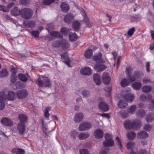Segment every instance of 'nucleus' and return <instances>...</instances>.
Masks as SVG:
<instances>
[{"mask_svg":"<svg viewBox=\"0 0 154 154\" xmlns=\"http://www.w3.org/2000/svg\"><path fill=\"white\" fill-rule=\"evenodd\" d=\"M141 122L140 120H135L132 122L129 120H127L124 122L125 128L127 130L130 129L137 130L140 128Z\"/></svg>","mask_w":154,"mask_h":154,"instance_id":"1","label":"nucleus"},{"mask_svg":"<svg viewBox=\"0 0 154 154\" xmlns=\"http://www.w3.org/2000/svg\"><path fill=\"white\" fill-rule=\"evenodd\" d=\"M37 84L42 87H51V83L49 79L46 77H43L42 80L40 78H38L37 80Z\"/></svg>","mask_w":154,"mask_h":154,"instance_id":"2","label":"nucleus"},{"mask_svg":"<svg viewBox=\"0 0 154 154\" xmlns=\"http://www.w3.org/2000/svg\"><path fill=\"white\" fill-rule=\"evenodd\" d=\"M32 14V11L28 8H24L21 11V16L26 19H29L31 18Z\"/></svg>","mask_w":154,"mask_h":154,"instance_id":"3","label":"nucleus"},{"mask_svg":"<svg viewBox=\"0 0 154 154\" xmlns=\"http://www.w3.org/2000/svg\"><path fill=\"white\" fill-rule=\"evenodd\" d=\"M91 127V123L88 122H83L79 125V131H83L90 129Z\"/></svg>","mask_w":154,"mask_h":154,"instance_id":"4","label":"nucleus"},{"mask_svg":"<svg viewBox=\"0 0 154 154\" xmlns=\"http://www.w3.org/2000/svg\"><path fill=\"white\" fill-rule=\"evenodd\" d=\"M94 134L95 138L100 139L103 137V132L102 129L98 128L94 131Z\"/></svg>","mask_w":154,"mask_h":154,"instance_id":"5","label":"nucleus"},{"mask_svg":"<svg viewBox=\"0 0 154 154\" xmlns=\"http://www.w3.org/2000/svg\"><path fill=\"white\" fill-rule=\"evenodd\" d=\"M17 128L20 134H23L26 130L25 125L23 123H19L17 125Z\"/></svg>","mask_w":154,"mask_h":154,"instance_id":"6","label":"nucleus"},{"mask_svg":"<svg viewBox=\"0 0 154 154\" xmlns=\"http://www.w3.org/2000/svg\"><path fill=\"white\" fill-rule=\"evenodd\" d=\"M27 91L25 89L20 90L17 93V96L19 99L25 98L27 97Z\"/></svg>","mask_w":154,"mask_h":154,"instance_id":"7","label":"nucleus"},{"mask_svg":"<svg viewBox=\"0 0 154 154\" xmlns=\"http://www.w3.org/2000/svg\"><path fill=\"white\" fill-rule=\"evenodd\" d=\"M141 73L139 72H135L133 73V75L130 77H128V79L131 82H133L135 80H138L140 77Z\"/></svg>","mask_w":154,"mask_h":154,"instance_id":"8","label":"nucleus"},{"mask_svg":"<svg viewBox=\"0 0 154 154\" xmlns=\"http://www.w3.org/2000/svg\"><path fill=\"white\" fill-rule=\"evenodd\" d=\"M99 108L102 111L106 112L109 109L108 105L104 102H101L98 104Z\"/></svg>","mask_w":154,"mask_h":154,"instance_id":"9","label":"nucleus"},{"mask_svg":"<svg viewBox=\"0 0 154 154\" xmlns=\"http://www.w3.org/2000/svg\"><path fill=\"white\" fill-rule=\"evenodd\" d=\"M134 95L133 94H128L125 95L123 97L124 100L128 103H131L134 99Z\"/></svg>","mask_w":154,"mask_h":154,"instance_id":"10","label":"nucleus"},{"mask_svg":"<svg viewBox=\"0 0 154 154\" xmlns=\"http://www.w3.org/2000/svg\"><path fill=\"white\" fill-rule=\"evenodd\" d=\"M16 96V94L14 92L11 91H9L7 95L6 100L13 101L14 100Z\"/></svg>","mask_w":154,"mask_h":154,"instance_id":"11","label":"nucleus"},{"mask_svg":"<svg viewBox=\"0 0 154 154\" xmlns=\"http://www.w3.org/2000/svg\"><path fill=\"white\" fill-rule=\"evenodd\" d=\"M103 83L106 84H108L110 80V78L108 73L104 72L102 77Z\"/></svg>","mask_w":154,"mask_h":154,"instance_id":"12","label":"nucleus"},{"mask_svg":"<svg viewBox=\"0 0 154 154\" xmlns=\"http://www.w3.org/2000/svg\"><path fill=\"white\" fill-rule=\"evenodd\" d=\"M84 115L82 112L76 113L74 118V121L76 123H79L82 121Z\"/></svg>","mask_w":154,"mask_h":154,"instance_id":"13","label":"nucleus"},{"mask_svg":"<svg viewBox=\"0 0 154 154\" xmlns=\"http://www.w3.org/2000/svg\"><path fill=\"white\" fill-rule=\"evenodd\" d=\"M2 124L7 126H11L13 125V122L9 118H5L1 120Z\"/></svg>","mask_w":154,"mask_h":154,"instance_id":"14","label":"nucleus"},{"mask_svg":"<svg viewBox=\"0 0 154 154\" xmlns=\"http://www.w3.org/2000/svg\"><path fill=\"white\" fill-rule=\"evenodd\" d=\"M93 80L96 84L99 85L101 83V80L100 75L98 74H95L93 75Z\"/></svg>","mask_w":154,"mask_h":154,"instance_id":"15","label":"nucleus"},{"mask_svg":"<svg viewBox=\"0 0 154 154\" xmlns=\"http://www.w3.org/2000/svg\"><path fill=\"white\" fill-rule=\"evenodd\" d=\"M80 73L85 75H89L91 73V70L90 68L86 67L82 69L80 71Z\"/></svg>","mask_w":154,"mask_h":154,"instance_id":"16","label":"nucleus"},{"mask_svg":"<svg viewBox=\"0 0 154 154\" xmlns=\"http://www.w3.org/2000/svg\"><path fill=\"white\" fill-rule=\"evenodd\" d=\"M106 68V66L103 64H96L94 67L95 69L98 72L104 70Z\"/></svg>","mask_w":154,"mask_h":154,"instance_id":"17","label":"nucleus"},{"mask_svg":"<svg viewBox=\"0 0 154 154\" xmlns=\"http://www.w3.org/2000/svg\"><path fill=\"white\" fill-rule=\"evenodd\" d=\"M11 12L12 15L15 16H17L21 14L20 9L17 7H15L12 9Z\"/></svg>","mask_w":154,"mask_h":154,"instance_id":"18","label":"nucleus"},{"mask_svg":"<svg viewBox=\"0 0 154 154\" xmlns=\"http://www.w3.org/2000/svg\"><path fill=\"white\" fill-rule=\"evenodd\" d=\"M103 143L105 147H112L114 145V142L113 140H105L103 141Z\"/></svg>","mask_w":154,"mask_h":154,"instance_id":"19","label":"nucleus"},{"mask_svg":"<svg viewBox=\"0 0 154 154\" xmlns=\"http://www.w3.org/2000/svg\"><path fill=\"white\" fill-rule=\"evenodd\" d=\"M118 107L121 109H125L127 107L128 105L127 103L123 100H120L118 102Z\"/></svg>","mask_w":154,"mask_h":154,"instance_id":"20","label":"nucleus"},{"mask_svg":"<svg viewBox=\"0 0 154 154\" xmlns=\"http://www.w3.org/2000/svg\"><path fill=\"white\" fill-rule=\"evenodd\" d=\"M146 119L147 122H152L154 120V113H149L147 114L146 115Z\"/></svg>","mask_w":154,"mask_h":154,"instance_id":"21","label":"nucleus"},{"mask_svg":"<svg viewBox=\"0 0 154 154\" xmlns=\"http://www.w3.org/2000/svg\"><path fill=\"white\" fill-rule=\"evenodd\" d=\"M60 7L62 11L64 13L67 12L69 9L68 5L65 2H62L61 4Z\"/></svg>","mask_w":154,"mask_h":154,"instance_id":"22","label":"nucleus"},{"mask_svg":"<svg viewBox=\"0 0 154 154\" xmlns=\"http://www.w3.org/2000/svg\"><path fill=\"white\" fill-rule=\"evenodd\" d=\"M11 152L15 153L16 154H24L25 153V150L23 149L20 148L13 149L11 150Z\"/></svg>","mask_w":154,"mask_h":154,"instance_id":"23","label":"nucleus"},{"mask_svg":"<svg viewBox=\"0 0 154 154\" xmlns=\"http://www.w3.org/2000/svg\"><path fill=\"white\" fill-rule=\"evenodd\" d=\"M90 135L88 132H82L79 135V137L80 140H83L88 138Z\"/></svg>","mask_w":154,"mask_h":154,"instance_id":"24","label":"nucleus"},{"mask_svg":"<svg viewBox=\"0 0 154 154\" xmlns=\"http://www.w3.org/2000/svg\"><path fill=\"white\" fill-rule=\"evenodd\" d=\"M74 19V16L71 14H67L64 18L65 22L66 23H69Z\"/></svg>","mask_w":154,"mask_h":154,"instance_id":"25","label":"nucleus"},{"mask_svg":"<svg viewBox=\"0 0 154 154\" xmlns=\"http://www.w3.org/2000/svg\"><path fill=\"white\" fill-rule=\"evenodd\" d=\"M137 137L140 138L144 139L148 136V134L144 131L139 132L137 134Z\"/></svg>","mask_w":154,"mask_h":154,"instance_id":"26","label":"nucleus"},{"mask_svg":"<svg viewBox=\"0 0 154 154\" xmlns=\"http://www.w3.org/2000/svg\"><path fill=\"white\" fill-rule=\"evenodd\" d=\"M146 113V112L145 110L143 109H140L137 111L136 115L138 117L141 118L144 116Z\"/></svg>","mask_w":154,"mask_h":154,"instance_id":"27","label":"nucleus"},{"mask_svg":"<svg viewBox=\"0 0 154 154\" xmlns=\"http://www.w3.org/2000/svg\"><path fill=\"white\" fill-rule=\"evenodd\" d=\"M92 55V50L91 49H88L86 50L85 53V57L88 59L91 58Z\"/></svg>","mask_w":154,"mask_h":154,"instance_id":"28","label":"nucleus"},{"mask_svg":"<svg viewBox=\"0 0 154 154\" xmlns=\"http://www.w3.org/2000/svg\"><path fill=\"white\" fill-rule=\"evenodd\" d=\"M77 36L75 33H70L69 35V40L71 42H74L77 39Z\"/></svg>","mask_w":154,"mask_h":154,"instance_id":"29","label":"nucleus"},{"mask_svg":"<svg viewBox=\"0 0 154 154\" xmlns=\"http://www.w3.org/2000/svg\"><path fill=\"white\" fill-rule=\"evenodd\" d=\"M50 34L53 36L55 37L58 38H61L63 36L61 35L59 32L57 31H52L50 32Z\"/></svg>","mask_w":154,"mask_h":154,"instance_id":"30","label":"nucleus"},{"mask_svg":"<svg viewBox=\"0 0 154 154\" xmlns=\"http://www.w3.org/2000/svg\"><path fill=\"white\" fill-rule=\"evenodd\" d=\"M42 129L44 133L47 136H48L49 134V132L48 131V128L47 126L46 125H44V122L43 120L42 121Z\"/></svg>","mask_w":154,"mask_h":154,"instance_id":"31","label":"nucleus"},{"mask_svg":"<svg viewBox=\"0 0 154 154\" xmlns=\"http://www.w3.org/2000/svg\"><path fill=\"white\" fill-rule=\"evenodd\" d=\"M127 136L128 139L130 140H133L136 137V134L133 131H129L127 134Z\"/></svg>","mask_w":154,"mask_h":154,"instance_id":"32","label":"nucleus"},{"mask_svg":"<svg viewBox=\"0 0 154 154\" xmlns=\"http://www.w3.org/2000/svg\"><path fill=\"white\" fill-rule=\"evenodd\" d=\"M61 42V45L63 48H67L69 46V45L68 42H67L65 39H63L60 41Z\"/></svg>","mask_w":154,"mask_h":154,"instance_id":"33","label":"nucleus"},{"mask_svg":"<svg viewBox=\"0 0 154 154\" xmlns=\"http://www.w3.org/2000/svg\"><path fill=\"white\" fill-rule=\"evenodd\" d=\"M8 72L5 69H2L0 72V77L4 78L8 75Z\"/></svg>","mask_w":154,"mask_h":154,"instance_id":"34","label":"nucleus"},{"mask_svg":"<svg viewBox=\"0 0 154 154\" xmlns=\"http://www.w3.org/2000/svg\"><path fill=\"white\" fill-rule=\"evenodd\" d=\"M152 88L151 86L146 85L143 86L142 88V91L144 93L149 92Z\"/></svg>","mask_w":154,"mask_h":154,"instance_id":"35","label":"nucleus"},{"mask_svg":"<svg viewBox=\"0 0 154 154\" xmlns=\"http://www.w3.org/2000/svg\"><path fill=\"white\" fill-rule=\"evenodd\" d=\"M18 78L21 81L23 82H26L28 79L25 74L23 73H20L18 75Z\"/></svg>","mask_w":154,"mask_h":154,"instance_id":"36","label":"nucleus"},{"mask_svg":"<svg viewBox=\"0 0 154 154\" xmlns=\"http://www.w3.org/2000/svg\"><path fill=\"white\" fill-rule=\"evenodd\" d=\"M137 108V106L136 105H134L131 106L128 109H127V111L128 113L131 114L133 113L134 111L136 110Z\"/></svg>","mask_w":154,"mask_h":154,"instance_id":"37","label":"nucleus"},{"mask_svg":"<svg viewBox=\"0 0 154 154\" xmlns=\"http://www.w3.org/2000/svg\"><path fill=\"white\" fill-rule=\"evenodd\" d=\"M7 95L5 90L0 91V99L2 100H6Z\"/></svg>","mask_w":154,"mask_h":154,"instance_id":"38","label":"nucleus"},{"mask_svg":"<svg viewBox=\"0 0 154 154\" xmlns=\"http://www.w3.org/2000/svg\"><path fill=\"white\" fill-rule=\"evenodd\" d=\"M102 56V54L101 53L99 52L98 54L93 56V59L94 61L99 60L101 58Z\"/></svg>","mask_w":154,"mask_h":154,"instance_id":"39","label":"nucleus"},{"mask_svg":"<svg viewBox=\"0 0 154 154\" xmlns=\"http://www.w3.org/2000/svg\"><path fill=\"white\" fill-rule=\"evenodd\" d=\"M72 27L73 29L75 30L79 29L80 27V23L77 21L74 22L73 23Z\"/></svg>","mask_w":154,"mask_h":154,"instance_id":"40","label":"nucleus"},{"mask_svg":"<svg viewBox=\"0 0 154 154\" xmlns=\"http://www.w3.org/2000/svg\"><path fill=\"white\" fill-rule=\"evenodd\" d=\"M142 85L139 82H135L132 85V87L133 88L136 90H138L141 88Z\"/></svg>","mask_w":154,"mask_h":154,"instance_id":"41","label":"nucleus"},{"mask_svg":"<svg viewBox=\"0 0 154 154\" xmlns=\"http://www.w3.org/2000/svg\"><path fill=\"white\" fill-rule=\"evenodd\" d=\"M19 119L21 122H20L22 123L26 121L27 120L26 116L23 114H20L19 116Z\"/></svg>","mask_w":154,"mask_h":154,"instance_id":"42","label":"nucleus"},{"mask_svg":"<svg viewBox=\"0 0 154 154\" xmlns=\"http://www.w3.org/2000/svg\"><path fill=\"white\" fill-rule=\"evenodd\" d=\"M128 112L127 113L125 111L122 110L120 112V116L122 118H125L128 116Z\"/></svg>","mask_w":154,"mask_h":154,"instance_id":"43","label":"nucleus"},{"mask_svg":"<svg viewBox=\"0 0 154 154\" xmlns=\"http://www.w3.org/2000/svg\"><path fill=\"white\" fill-rule=\"evenodd\" d=\"M109 151L108 148H106L104 146L101 149L100 151V154H107Z\"/></svg>","mask_w":154,"mask_h":154,"instance_id":"44","label":"nucleus"},{"mask_svg":"<svg viewBox=\"0 0 154 154\" xmlns=\"http://www.w3.org/2000/svg\"><path fill=\"white\" fill-rule=\"evenodd\" d=\"M61 45V42L60 41L57 40L54 42L52 45L53 47H59Z\"/></svg>","mask_w":154,"mask_h":154,"instance_id":"45","label":"nucleus"},{"mask_svg":"<svg viewBox=\"0 0 154 154\" xmlns=\"http://www.w3.org/2000/svg\"><path fill=\"white\" fill-rule=\"evenodd\" d=\"M69 28L63 27L60 29V32L64 35H67L69 32Z\"/></svg>","mask_w":154,"mask_h":154,"instance_id":"46","label":"nucleus"},{"mask_svg":"<svg viewBox=\"0 0 154 154\" xmlns=\"http://www.w3.org/2000/svg\"><path fill=\"white\" fill-rule=\"evenodd\" d=\"M135 146V143L132 142H130L127 143L126 147L128 149L133 148Z\"/></svg>","mask_w":154,"mask_h":154,"instance_id":"47","label":"nucleus"},{"mask_svg":"<svg viewBox=\"0 0 154 154\" xmlns=\"http://www.w3.org/2000/svg\"><path fill=\"white\" fill-rule=\"evenodd\" d=\"M50 109V108L49 107H47L46 108L44 112V116L47 118H48L50 114L48 112Z\"/></svg>","mask_w":154,"mask_h":154,"instance_id":"48","label":"nucleus"},{"mask_svg":"<svg viewBox=\"0 0 154 154\" xmlns=\"http://www.w3.org/2000/svg\"><path fill=\"white\" fill-rule=\"evenodd\" d=\"M143 83L146 84H150L153 83V81L150 79L147 78H144L143 80Z\"/></svg>","mask_w":154,"mask_h":154,"instance_id":"49","label":"nucleus"},{"mask_svg":"<svg viewBox=\"0 0 154 154\" xmlns=\"http://www.w3.org/2000/svg\"><path fill=\"white\" fill-rule=\"evenodd\" d=\"M128 81L126 79H123L121 82V85L123 87H125L128 85Z\"/></svg>","mask_w":154,"mask_h":154,"instance_id":"50","label":"nucleus"},{"mask_svg":"<svg viewBox=\"0 0 154 154\" xmlns=\"http://www.w3.org/2000/svg\"><path fill=\"white\" fill-rule=\"evenodd\" d=\"M104 137L105 138V140H113L112 139V137L109 133H106L105 134Z\"/></svg>","mask_w":154,"mask_h":154,"instance_id":"51","label":"nucleus"},{"mask_svg":"<svg viewBox=\"0 0 154 154\" xmlns=\"http://www.w3.org/2000/svg\"><path fill=\"white\" fill-rule=\"evenodd\" d=\"M84 20L85 22L86 25L88 27L90 28L91 27L92 24L89 21L87 17L85 18Z\"/></svg>","mask_w":154,"mask_h":154,"instance_id":"52","label":"nucleus"},{"mask_svg":"<svg viewBox=\"0 0 154 154\" xmlns=\"http://www.w3.org/2000/svg\"><path fill=\"white\" fill-rule=\"evenodd\" d=\"M55 0H44L43 1V4L45 5H48L55 1Z\"/></svg>","mask_w":154,"mask_h":154,"instance_id":"53","label":"nucleus"},{"mask_svg":"<svg viewBox=\"0 0 154 154\" xmlns=\"http://www.w3.org/2000/svg\"><path fill=\"white\" fill-rule=\"evenodd\" d=\"M132 69L130 67H127L126 68V74L128 75V77H130V74L132 72Z\"/></svg>","mask_w":154,"mask_h":154,"instance_id":"54","label":"nucleus"},{"mask_svg":"<svg viewBox=\"0 0 154 154\" xmlns=\"http://www.w3.org/2000/svg\"><path fill=\"white\" fill-rule=\"evenodd\" d=\"M80 154H90L88 149H81L79 151Z\"/></svg>","mask_w":154,"mask_h":154,"instance_id":"55","label":"nucleus"},{"mask_svg":"<svg viewBox=\"0 0 154 154\" xmlns=\"http://www.w3.org/2000/svg\"><path fill=\"white\" fill-rule=\"evenodd\" d=\"M116 140L117 141L119 146L120 149L121 150V151H122V145L121 142L119 139V137H116Z\"/></svg>","mask_w":154,"mask_h":154,"instance_id":"56","label":"nucleus"},{"mask_svg":"<svg viewBox=\"0 0 154 154\" xmlns=\"http://www.w3.org/2000/svg\"><path fill=\"white\" fill-rule=\"evenodd\" d=\"M17 77L15 76L14 74L11 75L10 78V81L12 83H15Z\"/></svg>","mask_w":154,"mask_h":154,"instance_id":"57","label":"nucleus"},{"mask_svg":"<svg viewBox=\"0 0 154 154\" xmlns=\"http://www.w3.org/2000/svg\"><path fill=\"white\" fill-rule=\"evenodd\" d=\"M82 95L84 97H87L89 96L90 94L89 92L87 90L83 91L82 93Z\"/></svg>","mask_w":154,"mask_h":154,"instance_id":"58","label":"nucleus"},{"mask_svg":"<svg viewBox=\"0 0 154 154\" xmlns=\"http://www.w3.org/2000/svg\"><path fill=\"white\" fill-rule=\"evenodd\" d=\"M30 2V0H20V2L22 4L24 5H27Z\"/></svg>","mask_w":154,"mask_h":154,"instance_id":"59","label":"nucleus"},{"mask_svg":"<svg viewBox=\"0 0 154 154\" xmlns=\"http://www.w3.org/2000/svg\"><path fill=\"white\" fill-rule=\"evenodd\" d=\"M140 100L143 102H145L146 100V96L144 94H141L139 97Z\"/></svg>","mask_w":154,"mask_h":154,"instance_id":"60","label":"nucleus"},{"mask_svg":"<svg viewBox=\"0 0 154 154\" xmlns=\"http://www.w3.org/2000/svg\"><path fill=\"white\" fill-rule=\"evenodd\" d=\"M135 30V29L134 27H132L130 29L128 32V34L129 35L131 36L133 34Z\"/></svg>","mask_w":154,"mask_h":154,"instance_id":"61","label":"nucleus"},{"mask_svg":"<svg viewBox=\"0 0 154 154\" xmlns=\"http://www.w3.org/2000/svg\"><path fill=\"white\" fill-rule=\"evenodd\" d=\"M152 127L149 124L145 125L144 127V129L147 131H149L152 129Z\"/></svg>","mask_w":154,"mask_h":154,"instance_id":"62","label":"nucleus"},{"mask_svg":"<svg viewBox=\"0 0 154 154\" xmlns=\"http://www.w3.org/2000/svg\"><path fill=\"white\" fill-rule=\"evenodd\" d=\"M31 33L35 37H37L39 36V32L38 31H33Z\"/></svg>","mask_w":154,"mask_h":154,"instance_id":"63","label":"nucleus"},{"mask_svg":"<svg viewBox=\"0 0 154 154\" xmlns=\"http://www.w3.org/2000/svg\"><path fill=\"white\" fill-rule=\"evenodd\" d=\"M137 154H147V152L145 149H141L139 150Z\"/></svg>","mask_w":154,"mask_h":154,"instance_id":"64","label":"nucleus"}]
</instances>
